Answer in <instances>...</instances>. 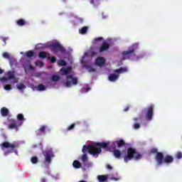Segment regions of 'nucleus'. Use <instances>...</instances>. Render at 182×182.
Returning <instances> with one entry per match:
<instances>
[{"label":"nucleus","instance_id":"nucleus-1","mask_svg":"<svg viewBox=\"0 0 182 182\" xmlns=\"http://www.w3.org/2000/svg\"><path fill=\"white\" fill-rule=\"evenodd\" d=\"M151 154H156L155 159L157 166H161V164H171L174 161V157L171 155H166L164 157V154L162 152H158L156 148H153L150 150Z\"/></svg>","mask_w":182,"mask_h":182},{"label":"nucleus","instance_id":"nucleus-2","mask_svg":"<svg viewBox=\"0 0 182 182\" xmlns=\"http://www.w3.org/2000/svg\"><path fill=\"white\" fill-rule=\"evenodd\" d=\"M60 72H62L63 75H65L66 76L67 81L65 83V87H72V85H77V78L73 77V75H69V73L72 72V68H62L60 69Z\"/></svg>","mask_w":182,"mask_h":182},{"label":"nucleus","instance_id":"nucleus-3","mask_svg":"<svg viewBox=\"0 0 182 182\" xmlns=\"http://www.w3.org/2000/svg\"><path fill=\"white\" fill-rule=\"evenodd\" d=\"M133 159H135V160H140V159H141V154H140L136 149L129 147L127 151V155L124 157V161L125 163H129V161L133 160Z\"/></svg>","mask_w":182,"mask_h":182},{"label":"nucleus","instance_id":"nucleus-4","mask_svg":"<svg viewBox=\"0 0 182 182\" xmlns=\"http://www.w3.org/2000/svg\"><path fill=\"white\" fill-rule=\"evenodd\" d=\"M139 49V43H134L132 46L129 47L128 50L123 51L122 55L123 56V60L126 59H133V56H136L134 52Z\"/></svg>","mask_w":182,"mask_h":182},{"label":"nucleus","instance_id":"nucleus-5","mask_svg":"<svg viewBox=\"0 0 182 182\" xmlns=\"http://www.w3.org/2000/svg\"><path fill=\"white\" fill-rule=\"evenodd\" d=\"M43 154L45 157L43 164L46 165V167H49V166L52 163V159L55 157V154H53V151L52 150V149H49L44 151L43 152Z\"/></svg>","mask_w":182,"mask_h":182},{"label":"nucleus","instance_id":"nucleus-6","mask_svg":"<svg viewBox=\"0 0 182 182\" xmlns=\"http://www.w3.org/2000/svg\"><path fill=\"white\" fill-rule=\"evenodd\" d=\"M50 48L51 52H53L54 55H58V52H60L61 53H65V52H66L65 47H63L61 44L59 43V42L52 43L50 45Z\"/></svg>","mask_w":182,"mask_h":182},{"label":"nucleus","instance_id":"nucleus-7","mask_svg":"<svg viewBox=\"0 0 182 182\" xmlns=\"http://www.w3.org/2000/svg\"><path fill=\"white\" fill-rule=\"evenodd\" d=\"M94 149L95 150L96 156L99 157V154L102 153V149H109V144L106 142H98L94 144Z\"/></svg>","mask_w":182,"mask_h":182},{"label":"nucleus","instance_id":"nucleus-8","mask_svg":"<svg viewBox=\"0 0 182 182\" xmlns=\"http://www.w3.org/2000/svg\"><path fill=\"white\" fill-rule=\"evenodd\" d=\"M154 115V105H149L146 109V112L145 114V118L148 122H151L153 120V116Z\"/></svg>","mask_w":182,"mask_h":182},{"label":"nucleus","instance_id":"nucleus-9","mask_svg":"<svg viewBox=\"0 0 182 182\" xmlns=\"http://www.w3.org/2000/svg\"><path fill=\"white\" fill-rule=\"evenodd\" d=\"M95 144H90L88 145H84L82 149V153H88L92 154V156H96V151L94 149Z\"/></svg>","mask_w":182,"mask_h":182},{"label":"nucleus","instance_id":"nucleus-10","mask_svg":"<svg viewBox=\"0 0 182 182\" xmlns=\"http://www.w3.org/2000/svg\"><path fill=\"white\" fill-rule=\"evenodd\" d=\"M9 129H11V130H14V129H15L16 132H18V127L22 126V122H19V121H16L14 119H9Z\"/></svg>","mask_w":182,"mask_h":182},{"label":"nucleus","instance_id":"nucleus-11","mask_svg":"<svg viewBox=\"0 0 182 182\" xmlns=\"http://www.w3.org/2000/svg\"><path fill=\"white\" fill-rule=\"evenodd\" d=\"M0 147H1V149H11L9 153H14V149L16 147V145H15V144H11L8 141H4L0 144Z\"/></svg>","mask_w":182,"mask_h":182},{"label":"nucleus","instance_id":"nucleus-12","mask_svg":"<svg viewBox=\"0 0 182 182\" xmlns=\"http://www.w3.org/2000/svg\"><path fill=\"white\" fill-rule=\"evenodd\" d=\"M105 63H106V60L104 58L98 57L95 60V65H97V66H103Z\"/></svg>","mask_w":182,"mask_h":182},{"label":"nucleus","instance_id":"nucleus-13","mask_svg":"<svg viewBox=\"0 0 182 182\" xmlns=\"http://www.w3.org/2000/svg\"><path fill=\"white\" fill-rule=\"evenodd\" d=\"M109 48H110V44L104 42L102 46L100 47V50L99 52L102 53V52H105V50H107V49H109Z\"/></svg>","mask_w":182,"mask_h":182},{"label":"nucleus","instance_id":"nucleus-14","mask_svg":"<svg viewBox=\"0 0 182 182\" xmlns=\"http://www.w3.org/2000/svg\"><path fill=\"white\" fill-rule=\"evenodd\" d=\"M141 120V117H139L138 118H134V122H135V123L133 125V127L135 130L139 129V128L140 127V123H139V121Z\"/></svg>","mask_w":182,"mask_h":182},{"label":"nucleus","instance_id":"nucleus-15","mask_svg":"<svg viewBox=\"0 0 182 182\" xmlns=\"http://www.w3.org/2000/svg\"><path fill=\"white\" fill-rule=\"evenodd\" d=\"M1 114L3 117H6L8 114H9V109L8 108L4 107L1 109Z\"/></svg>","mask_w":182,"mask_h":182},{"label":"nucleus","instance_id":"nucleus-16","mask_svg":"<svg viewBox=\"0 0 182 182\" xmlns=\"http://www.w3.org/2000/svg\"><path fill=\"white\" fill-rule=\"evenodd\" d=\"M50 54L45 52V51H41L39 53H38V58L40 59H46V58H48V56H50Z\"/></svg>","mask_w":182,"mask_h":182},{"label":"nucleus","instance_id":"nucleus-17","mask_svg":"<svg viewBox=\"0 0 182 182\" xmlns=\"http://www.w3.org/2000/svg\"><path fill=\"white\" fill-rule=\"evenodd\" d=\"M108 178H109L107 177V175H98L97 176V180L100 182L107 181Z\"/></svg>","mask_w":182,"mask_h":182},{"label":"nucleus","instance_id":"nucleus-18","mask_svg":"<svg viewBox=\"0 0 182 182\" xmlns=\"http://www.w3.org/2000/svg\"><path fill=\"white\" fill-rule=\"evenodd\" d=\"M109 82H116L117 80L119 79V75L117 74H111L108 77Z\"/></svg>","mask_w":182,"mask_h":182},{"label":"nucleus","instance_id":"nucleus-19","mask_svg":"<svg viewBox=\"0 0 182 182\" xmlns=\"http://www.w3.org/2000/svg\"><path fill=\"white\" fill-rule=\"evenodd\" d=\"M113 154L115 159H120L122 157V151L119 149H114Z\"/></svg>","mask_w":182,"mask_h":182},{"label":"nucleus","instance_id":"nucleus-20","mask_svg":"<svg viewBox=\"0 0 182 182\" xmlns=\"http://www.w3.org/2000/svg\"><path fill=\"white\" fill-rule=\"evenodd\" d=\"M126 72H127V68L123 67H120L119 68L114 70L115 73H124Z\"/></svg>","mask_w":182,"mask_h":182},{"label":"nucleus","instance_id":"nucleus-21","mask_svg":"<svg viewBox=\"0 0 182 182\" xmlns=\"http://www.w3.org/2000/svg\"><path fill=\"white\" fill-rule=\"evenodd\" d=\"M46 126L42 125L39 129L37 130L38 133H42L43 134H46Z\"/></svg>","mask_w":182,"mask_h":182},{"label":"nucleus","instance_id":"nucleus-22","mask_svg":"<svg viewBox=\"0 0 182 182\" xmlns=\"http://www.w3.org/2000/svg\"><path fill=\"white\" fill-rule=\"evenodd\" d=\"M74 168H80L82 167V164L77 160H75L73 163Z\"/></svg>","mask_w":182,"mask_h":182},{"label":"nucleus","instance_id":"nucleus-23","mask_svg":"<svg viewBox=\"0 0 182 182\" xmlns=\"http://www.w3.org/2000/svg\"><path fill=\"white\" fill-rule=\"evenodd\" d=\"M26 24V21H25V20L23 18H20L16 21V25H18V26H24V25Z\"/></svg>","mask_w":182,"mask_h":182},{"label":"nucleus","instance_id":"nucleus-24","mask_svg":"<svg viewBox=\"0 0 182 182\" xmlns=\"http://www.w3.org/2000/svg\"><path fill=\"white\" fill-rule=\"evenodd\" d=\"M17 119L18 120L19 123H22V124H23V122H25V118L23 117V114H18L17 115Z\"/></svg>","mask_w":182,"mask_h":182},{"label":"nucleus","instance_id":"nucleus-25","mask_svg":"<svg viewBox=\"0 0 182 182\" xmlns=\"http://www.w3.org/2000/svg\"><path fill=\"white\" fill-rule=\"evenodd\" d=\"M117 147L118 149H120L121 147H123V146L126 145V142L123 139H120L119 141H117Z\"/></svg>","mask_w":182,"mask_h":182},{"label":"nucleus","instance_id":"nucleus-26","mask_svg":"<svg viewBox=\"0 0 182 182\" xmlns=\"http://www.w3.org/2000/svg\"><path fill=\"white\" fill-rule=\"evenodd\" d=\"M7 76L8 79L9 80L15 79V75L14 74V73H12V71H9L7 73Z\"/></svg>","mask_w":182,"mask_h":182},{"label":"nucleus","instance_id":"nucleus-27","mask_svg":"<svg viewBox=\"0 0 182 182\" xmlns=\"http://www.w3.org/2000/svg\"><path fill=\"white\" fill-rule=\"evenodd\" d=\"M87 26H84L82 27L80 30V33H81L82 35H85V33H86V32H87Z\"/></svg>","mask_w":182,"mask_h":182},{"label":"nucleus","instance_id":"nucleus-28","mask_svg":"<svg viewBox=\"0 0 182 182\" xmlns=\"http://www.w3.org/2000/svg\"><path fill=\"white\" fill-rule=\"evenodd\" d=\"M37 90H40V91L46 90V87H45V85H43V84H40L38 85Z\"/></svg>","mask_w":182,"mask_h":182},{"label":"nucleus","instance_id":"nucleus-29","mask_svg":"<svg viewBox=\"0 0 182 182\" xmlns=\"http://www.w3.org/2000/svg\"><path fill=\"white\" fill-rule=\"evenodd\" d=\"M31 161L32 163V164H36L38 161V157L36 156H33L31 159Z\"/></svg>","mask_w":182,"mask_h":182},{"label":"nucleus","instance_id":"nucleus-30","mask_svg":"<svg viewBox=\"0 0 182 182\" xmlns=\"http://www.w3.org/2000/svg\"><path fill=\"white\" fill-rule=\"evenodd\" d=\"M26 55L27 58H32V56L34 55V53L32 50H28L26 52Z\"/></svg>","mask_w":182,"mask_h":182},{"label":"nucleus","instance_id":"nucleus-31","mask_svg":"<svg viewBox=\"0 0 182 182\" xmlns=\"http://www.w3.org/2000/svg\"><path fill=\"white\" fill-rule=\"evenodd\" d=\"M3 58H4L5 59H9V60H11V55H9V53H8L7 52H5L3 53Z\"/></svg>","mask_w":182,"mask_h":182},{"label":"nucleus","instance_id":"nucleus-32","mask_svg":"<svg viewBox=\"0 0 182 182\" xmlns=\"http://www.w3.org/2000/svg\"><path fill=\"white\" fill-rule=\"evenodd\" d=\"M59 79H60V77H59V75H53L51 80H53V82H58Z\"/></svg>","mask_w":182,"mask_h":182},{"label":"nucleus","instance_id":"nucleus-33","mask_svg":"<svg viewBox=\"0 0 182 182\" xmlns=\"http://www.w3.org/2000/svg\"><path fill=\"white\" fill-rule=\"evenodd\" d=\"M47 59H48V60H50L51 63H55L56 62V58L55 57H50L48 55Z\"/></svg>","mask_w":182,"mask_h":182},{"label":"nucleus","instance_id":"nucleus-34","mask_svg":"<svg viewBox=\"0 0 182 182\" xmlns=\"http://www.w3.org/2000/svg\"><path fill=\"white\" fill-rule=\"evenodd\" d=\"M89 90H90V87H82L81 89L82 93H87V92H89Z\"/></svg>","mask_w":182,"mask_h":182},{"label":"nucleus","instance_id":"nucleus-35","mask_svg":"<svg viewBox=\"0 0 182 182\" xmlns=\"http://www.w3.org/2000/svg\"><path fill=\"white\" fill-rule=\"evenodd\" d=\"M86 160H87V155L86 154H82V161L83 163H85Z\"/></svg>","mask_w":182,"mask_h":182},{"label":"nucleus","instance_id":"nucleus-36","mask_svg":"<svg viewBox=\"0 0 182 182\" xmlns=\"http://www.w3.org/2000/svg\"><path fill=\"white\" fill-rule=\"evenodd\" d=\"M25 85L23 84H20L18 85H17V89H18V90H22L23 89H25Z\"/></svg>","mask_w":182,"mask_h":182},{"label":"nucleus","instance_id":"nucleus-37","mask_svg":"<svg viewBox=\"0 0 182 182\" xmlns=\"http://www.w3.org/2000/svg\"><path fill=\"white\" fill-rule=\"evenodd\" d=\"M90 4L92 5H98L99 0H90Z\"/></svg>","mask_w":182,"mask_h":182},{"label":"nucleus","instance_id":"nucleus-38","mask_svg":"<svg viewBox=\"0 0 182 182\" xmlns=\"http://www.w3.org/2000/svg\"><path fill=\"white\" fill-rule=\"evenodd\" d=\"M36 66H39L40 68H42L43 66V65H45V63H43V62L42 61H38L37 63H36Z\"/></svg>","mask_w":182,"mask_h":182},{"label":"nucleus","instance_id":"nucleus-39","mask_svg":"<svg viewBox=\"0 0 182 182\" xmlns=\"http://www.w3.org/2000/svg\"><path fill=\"white\" fill-rule=\"evenodd\" d=\"M75 124H72L68 127L67 131L69 132V130H73L75 129Z\"/></svg>","mask_w":182,"mask_h":182},{"label":"nucleus","instance_id":"nucleus-40","mask_svg":"<svg viewBox=\"0 0 182 182\" xmlns=\"http://www.w3.org/2000/svg\"><path fill=\"white\" fill-rule=\"evenodd\" d=\"M176 157L178 159H182V153H181V151L177 152V154L176 155Z\"/></svg>","mask_w":182,"mask_h":182},{"label":"nucleus","instance_id":"nucleus-41","mask_svg":"<svg viewBox=\"0 0 182 182\" xmlns=\"http://www.w3.org/2000/svg\"><path fill=\"white\" fill-rule=\"evenodd\" d=\"M60 66H66V61L64 60H61L59 63Z\"/></svg>","mask_w":182,"mask_h":182},{"label":"nucleus","instance_id":"nucleus-42","mask_svg":"<svg viewBox=\"0 0 182 182\" xmlns=\"http://www.w3.org/2000/svg\"><path fill=\"white\" fill-rule=\"evenodd\" d=\"M4 89L5 90H11V89H12V87L11 86V85H4Z\"/></svg>","mask_w":182,"mask_h":182},{"label":"nucleus","instance_id":"nucleus-43","mask_svg":"<svg viewBox=\"0 0 182 182\" xmlns=\"http://www.w3.org/2000/svg\"><path fill=\"white\" fill-rule=\"evenodd\" d=\"M87 69L88 72H96V68H93L92 67L88 66Z\"/></svg>","mask_w":182,"mask_h":182},{"label":"nucleus","instance_id":"nucleus-44","mask_svg":"<svg viewBox=\"0 0 182 182\" xmlns=\"http://www.w3.org/2000/svg\"><path fill=\"white\" fill-rule=\"evenodd\" d=\"M9 79L7 77H3L1 78V82H7V80H9Z\"/></svg>","mask_w":182,"mask_h":182},{"label":"nucleus","instance_id":"nucleus-45","mask_svg":"<svg viewBox=\"0 0 182 182\" xmlns=\"http://www.w3.org/2000/svg\"><path fill=\"white\" fill-rule=\"evenodd\" d=\"M95 42H99L100 41H103V38H102V37L96 38L95 39Z\"/></svg>","mask_w":182,"mask_h":182},{"label":"nucleus","instance_id":"nucleus-46","mask_svg":"<svg viewBox=\"0 0 182 182\" xmlns=\"http://www.w3.org/2000/svg\"><path fill=\"white\" fill-rule=\"evenodd\" d=\"M107 168L108 170H112V166H110V165H107Z\"/></svg>","mask_w":182,"mask_h":182},{"label":"nucleus","instance_id":"nucleus-47","mask_svg":"<svg viewBox=\"0 0 182 182\" xmlns=\"http://www.w3.org/2000/svg\"><path fill=\"white\" fill-rule=\"evenodd\" d=\"M130 108L129 107H127L124 109V112H128V110Z\"/></svg>","mask_w":182,"mask_h":182},{"label":"nucleus","instance_id":"nucleus-48","mask_svg":"<svg viewBox=\"0 0 182 182\" xmlns=\"http://www.w3.org/2000/svg\"><path fill=\"white\" fill-rule=\"evenodd\" d=\"M41 182H46V179L45 178H41Z\"/></svg>","mask_w":182,"mask_h":182},{"label":"nucleus","instance_id":"nucleus-49","mask_svg":"<svg viewBox=\"0 0 182 182\" xmlns=\"http://www.w3.org/2000/svg\"><path fill=\"white\" fill-rule=\"evenodd\" d=\"M30 69H31V70H33V69H35V67H33V66H32V65H30Z\"/></svg>","mask_w":182,"mask_h":182},{"label":"nucleus","instance_id":"nucleus-50","mask_svg":"<svg viewBox=\"0 0 182 182\" xmlns=\"http://www.w3.org/2000/svg\"><path fill=\"white\" fill-rule=\"evenodd\" d=\"M2 73H4V70L0 68V75H2Z\"/></svg>","mask_w":182,"mask_h":182},{"label":"nucleus","instance_id":"nucleus-51","mask_svg":"<svg viewBox=\"0 0 182 182\" xmlns=\"http://www.w3.org/2000/svg\"><path fill=\"white\" fill-rule=\"evenodd\" d=\"M3 41H4V42L5 43H6V40L5 38H4Z\"/></svg>","mask_w":182,"mask_h":182},{"label":"nucleus","instance_id":"nucleus-52","mask_svg":"<svg viewBox=\"0 0 182 182\" xmlns=\"http://www.w3.org/2000/svg\"><path fill=\"white\" fill-rule=\"evenodd\" d=\"M78 182H86V181L82 180V181H79Z\"/></svg>","mask_w":182,"mask_h":182},{"label":"nucleus","instance_id":"nucleus-53","mask_svg":"<svg viewBox=\"0 0 182 182\" xmlns=\"http://www.w3.org/2000/svg\"><path fill=\"white\" fill-rule=\"evenodd\" d=\"M33 149H36V147H37V146L36 145H33Z\"/></svg>","mask_w":182,"mask_h":182},{"label":"nucleus","instance_id":"nucleus-54","mask_svg":"<svg viewBox=\"0 0 182 182\" xmlns=\"http://www.w3.org/2000/svg\"><path fill=\"white\" fill-rule=\"evenodd\" d=\"M114 180H115V181H117V178H114Z\"/></svg>","mask_w":182,"mask_h":182},{"label":"nucleus","instance_id":"nucleus-55","mask_svg":"<svg viewBox=\"0 0 182 182\" xmlns=\"http://www.w3.org/2000/svg\"><path fill=\"white\" fill-rule=\"evenodd\" d=\"M63 2H66V0H63Z\"/></svg>","mask_w":182,"mask_h":182},{"label":"nucleus","instance_id":"nucleus-56","mask_svg":"<svg viewBox=\"0 0 182 182\" xmlns=\"http://www.w3.org/2000/svg\"><path fill=\"white\" fill-rule=\"evenodd\" d=\"M85 182H87V181H85Z\"/></svg>","mask_w":182,"mask_h":182}]
</instances>
